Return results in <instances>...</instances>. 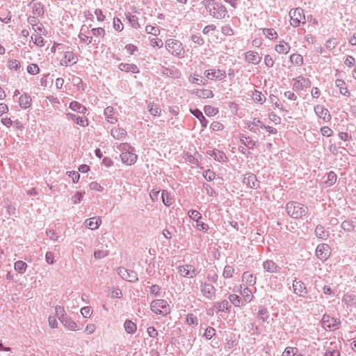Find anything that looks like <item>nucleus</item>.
Returning a JSON list of instances; mask_svg holds the SVG:
<instances>
[{
  "label": "nucleus",
  "instance_id": "f257e3e1",
  "mask_svg": "<svg viewBox=\"0 0 356 356\" xmlns=\"http://www.w3.org/2000/svg\"><path fill=\"white\" fill-rule=\"evenodd\" d=\"M286 211L291 218L300 219L307 216L308 207L302 203L291 201L286 204Z\"/></svg>",
  "mask_w": 356,
  "mask_h": 356
},
{
  "label": "nucleus",
  "instance_id": "f03ea898",
  "mask_svg": "<svg viewBox=\"0 0 356 356\" xmlns=\"http://www.w3.org/2000/svg\"><path fill=\"white\" fill-rule=\"evenodd\" d=\"M151 309L156 314L163 316L170 313V311L169 305L162 299L154 300L151 303Z\"/></svg>",
  "mask_w": 356,
  "mask_h": 356
},
{
  "label": "nucleus",
  "instance_id": "7ed1b4c3",
  "mask_svg": "<svg viewBox=\"0 0 356 356\" xmlns=\"http://www.w3.org/2000/svg\"><path fill=\"white\" fill-rule=\"evenodd\" d=\"M290 23L294 26H299L301 23L305 22V17L303 10L300 8L292 9L289 11Z\"/></svg>",
  "mask_w": 356,
  "mask_h": 356
},
{
  "label": "nucleus",
  "instance_id": "20e7f679",
  "mask_svg": "<svg viewBox=\"0 0 356 356\" xmlns=\"http://www.w3.org/2000/svg\"><path fill=\"white\" fill-rule=\"evenodd\" d=\"M322 325L327 331L338 330L341 326V321L330 315L325 314L322 318Z\"/></svg>",
  "mask_w": 356,
  "mask_h": 356
},
{
  "label": "nucleus",
  "instance_id": "39448f33",
  "mask_svg": "<svg viewBox=\"0 0 356 356\" xmlns=\"http://www.w3.org/2000/svg\"><path fill=\"white\" fill-rule=\"evenodd\" d=\"M165 48L174 56H180L184 51L181 42L174 39L166 40Z\"/></svg>",
  "mask_w": 356,
  "mask_h": 356
},
{
  "label": "nucleus",
  "instance_id": "423d86ee",
  "mask_svg": "<svg viewBox=\"0 0 356 356\" xmlns=\"http://www.w3.org/2000/svg\"><path fill=\"white\" fill-rule=\"evenodd\" d=\"M331 254L330 247L325 243L319 244L316 249V256L321 261H325Z\"/></svg>",
  "mask_w": 356,
  "mask_h": 356
},
{
  "label": "nucleus",
  "instance_id": "0eeeda50",
  "mask_svg": "<svg viewBox=\"0 0 356 356\" xmlns=\"http://www.w3.org/2000/svg\"><path fill=\"white\" fill-rule=\"evenodd\" d=\"M293 88L295 90H302L305 88L310 87L311 82L309 79L302 76H299L293 79Z\"/></svg>",
  "mask_w": 356,
  "mask_h": 356
},
{
  "label": "nucleus",
  "instance_id": "6e6552de",
  "mask_svg": "<svg viewBox=\"0 0 356 356\" xmlns=\"http://www.w3.org/2000/svg\"><path fill=\"white\" fill-rule=\"evenodd\" d=\"M78 61L77 56L71 51H67L64 53L63 57L60 59V64L63 66L72 65Z\"/></svg>",
  "mask_w": 356,
  "mask_h": 356
},
{
  "label": "nucleus",
  "instance_id": "1a4fd4ad",
  "mask_svg": "<svg viewBox=\"0 0 356 356\" xmlns=\"http://www.w3.org/2000/svg\"><path fill=\"white\" fill-rule=\"evenodd\" d=\"M225 76V72L219 69H211L205 72V76L211 80H222Z\"/></svg>",
  "mask_w": 356,
  "mask_h": 356
},
{
  "label": "nucleus",
  "instance_id": "9d476101",
  "mask_svg": "<svg viewBox=\"0 0 356 356\" xmlns=\"http://www.w3.org/2000/svg\"><path fill=\"white\" fill-rule=\"evenodd\" d=\"M243 183L250 188L257 189L259 187V181L256 175L252 173L244 175Z\"/></svg>",
  "mask_w": 356,
  "mask_h": 356
},
{
  "label": "nucleus",
  "instance_id": "9b49d317",
  "mask_svg": "<svg viewBox=\"0 0 356 356\" xmlns=\"http://www.w3.org/2000/svg\"><path fill=\"white\" fill-rule=\"evenodd\" d=\"M118 273L124 280L129 282H135L138 280L136 273L133 270L120 268Z\"/></svg>",
  "mask_w": 356,
  "mask_h": 356
},
{
  "label": "nucleus",
  "instance_id": "f8f14e48",
  "mask_svg": "<svg viewBox=\"0 0 356 356\" xmlns=\"http://www.w3.org/2000/svg\"><path fill=\"white\" fill-rule=\"evenodd\" d=\"M121 161L127 165H134L137 161V155L134 152H122Z\"/></svg>",
  "mask_w": 356,
  "mask_h": 356
},
{
  "label": "nucleus",
  "instance_id": "ddd939ff",
  "mask_svg": "<svg viewBox=\"0 0 356 356\" xmlns=\"http://www.w3.org/2000/svg\"><path fill=\"white\" fill-rule=\"evenodd\" d=\"M314 111L319 118L323 119L325 122H329L331 119V115L327 108L323 106L317 105L314 108Z\"/></svg>",
  "mask_w": 356,
  "mask_h": 356
},
{
  "label": "nucleus",
  "instance_id": "4468645a",
  "mask_svg": "<svg viewBox=\"0 0 356 356\" xmlns=\"http://www.w3.org/2000/svg\"><path fill=\"white\" fill-rule=\"evenodd\" d=\"M179 272L181 276L185 277H193L195 275V268L189 264L179 266Z\"/></svg>",
  "mask_w": 356,
  "mask_h": 356
},
{
  "label": "nucleus",
  "instance_id": "2eb2a0df",
  "mask_svg": "<svg viewBox=\"0 0 356 356\" xmlns=\"http://www.w3.org/2000/svg\"><path fill=\"white\" fill-rule=\"evenodd\" d=\"M293 287L294 293L299 296H305L307 293L305 284L300 280H294Z\"/></svg>",
  "mask_w": 356,
  "mask_h": 356
},
{
  "label": "nucleus",
  "instance_id": "dca6fc26",
  "mask_svg": "<svg viewBox=\"0 0 356 356\" xmlns=\"http://www.w3.org/2000/svg\"><path fill=\"white\" fill-rule=\"evenodd\" d=\"M245 60L250 63L258 64L261 61V58L257 52L250 51L245 54Z\"/></svg>",
  "mask_w": 356,
  "mask_h": 356
},
{
  "label": "nucleus",
  "instance_id": "f3484780",
  "mask_svg": "<svg viewBox=\"0 0 356 356\" xmlns=\"http://www.w3.org/2000/svg\"><path fill=\"white\" fill-rule=\"evenodd\" d=\"M19 104L22 108L26 109L29 108L32 104L31 96L27 94L22 95L19 98Z\"/></svg>",
  "mask_w": 356,
  "mask_h": 356
},
{
  "label": "nucleus",
  "instance_id": "a211bd4d",
  "mask_svg": "<svg viewBox=\"0 0 356 356\" xmlns=\"http://www.w3.org/2000/svg\"><path fill=\"white\" fill-rule=\"evenodd\" d=\"M336 86L339 88L340 93L346 97L350 95V91L346 87L345 81L342 79H337L335 81Z\"/></svg>",
  "mask_w": 356,
  "mask_h": 356
},
{
  "label": "nucleus",
  "instance_id": "6ab92c4d",
  "mask_svg": "<svg viewBox=\"0 0 356 356\" xmlns=\"http://www.w3.org/2000/svg\"><path fill=\"white\" fill-rule=\"evenodd\" d=\"M201 291L203 295L208 298H212L215 294V288L209 284L202 285Z\"/></svg>",
  "mask_w": 356,
  "mask_h": 356
},
{
  "label": "nucleus",
  "instance_id": "aec40b11",
  "mask_svg": "<svg viewBox=\"0 0 356 356\" xmlns=\"http://www.w3.org/2000/svg\"><path fill=\"white\" fill-rule=\"evenodd\" d=\"M61 322L64 325V326L69 330H79V326L77 323L71 318L65 317L64 319L61 320Z\"/></svg>",
  "mask_w": 356,
  "mask_h": 356
},
{
  "label": "nucleus",
  "instance_id": "412c9836",
  "mask_svg": "<svg viewBox=\"0 0 356 356\" xmlns=\"http://www.w3.org/2000/svg\"><path fill=\"white\" fill-rule=\"evenodd\" d=\"M67 116L76 121V124L81 127H86L88 125V120L85 117L76 116L72 113H67Z\"/></svg>",
  "mask_w": 356,
  "mask_h": 356
},
{
  "label": "nucleus",
  "instance_id": "4be33fe9",
  "mask_svg": "<svg viewBox=\"0 0 356 356\" xmlns=\"http://www.w3.org/2000/svg\"><path fill=\"white\" fill-rule=\"evenodd\" d=\"M264 124L261 121L257 118L252 119V121L248 122V128L251 131H256L259 127L263 128Z\"/></svg>",
  "mask_w": 356,
  "mask_h": 356
},
{
  "label": "nucleus",
  "instance_id": "5701e85b",
  "mask_svg": "<svg viewBox=\"0 0 356 356\" xmlns=\"http://www.w3.org/2000/svg\"><path fill=\"white\" fill-rule=\"evenodd\" d=\"M290 45L284 41H280V43L275 46V50L278 54H287L290 51Z\"/></svg>",
  "mask_w": 356,
  "mask_h": 356
},
{
  "label": "nucleus",
  "instance_id": "b1692460",
  "mask_svg": "<svg viewBox=\"0 0 356 356\" xmlns=\"http://www.w3.org/2000/svg\"><path fill=\"white\" fill-rule=\"evenodd\" d=\"M104 115L106 120L110 123H115L117 122V118L113 116L114 109L112 106H107L104 110Z\"/></svg>",
  "mask_w": 356,
  "mask_h": 356
},
{
  "label": "nucleus",
  "instance_id": "393cba45",
  "mask_svg": "<svg viewBox=\"0 0 356 356\" xmlns=\"http://www.w3.org/2000/svg\"><path fill=\"white\" fill-rule=\"evenodd\" d=\"M243 281L250 285H253L256 282V277L249 271L245 272L242 277Z\"/></svg>",
  "mask_w": 356,
  "mask_h": 356
},
{
  "label": "nucleus",
  "instance_id": "a878e982",
  "mask_svg": "<svg viewBox=\"0 0 356 356\" xmlns=\"http://www.w3.org/2000/svg\"><path fill=\"white\" fill-rule=\"evenodd\" d=\"M195 94L198 97L204 99L211 98L213 96V92L209 89H198Z\"/></svg>",
  "mask_w": 356,
  "mask_h": 356
},
{
  "label": "nucleus",
  "instance_id": "bb28decb",
  "mask_svg": "<svg viewBox=\"0 0 356 356\" xmlns=\"http://www.w3.org/2000/svg\"><path fill=\"white\" fill-rule=\"evenodd\" d=\"M126 131L122 128H115L111 131V135L113 138L121 140L125 138L126 136Z\"/></svg>",
  "mask_w": 356,
  "mask_h": 356
},
{
  "label": "nucleus",
  "instance_id": "cd10ccee",
  "mask_svg": "<svg viewBox=\"0 0 356 356\" xmlns=\"http://www.w3.org/2000/svg\"><path fill=\"white\" fill-rule=\"evenodd\" d=\"M264 269L270 273H276L277 271V266L272 260H267L264 263Z\"/></svg>",
  "mask_w": 356,
  "mask_h": 356
},
{
  "label": "nucleus",
  "instance_id": "c85d7f7f",
  "mask_svg": "<svg viewBox=\"0 0 356 356\" xmlns=\"http://www.w3.org/2000/svg\"><path fill=\"white\" fill-rule=\"evenodd\" d=\"M101 220L97 218H91L86 220V226L90 229H96L99 227Z\"/></svg>",
  "mask_w": 356,
  "mask_h": 356
},
{
  "label": "nucleus",
  "instance_id": "c756f323",
  "mask_svg": "<svg viewBox=\"0 0 356 356\" xmlns=\"http://www.w3.org/2000/svg\"><path fill=\"white\" fill-rule=\"evenodd\" d=\"M70 108L74 111H76L79 113H84L86 111V108L84 106L81 104L79 102L74 101L72 102L70 104Z\"/></svg>",
  "mask_w": 356,
  "mask_h": 356
},
{
  "label": "nucleus",
  "instance_id": "7c9ffc66",
  "mask_svg": "<svg viewBox=\"0 0 356 356\" xmlns=\"http://www.w3.org/2000/svg\"><path fill=\"white\" fill-rule=\"evenodd\" d=\"M252 99L254 102L263 104L266 100V97L262 93L257 90L252 92Z\"/></svg>",
  "mask_w": 356,
  "mask_h": 356
},
{
  "label": "nucleus",
  "instance_id": "2f4dec72",
  "mask_svg": "<svg viewBox=\"0 0 356 356\" xmlns=\"http://www.w3.org/2000/svg\"><path fill=\"white\" fill-rule=\"evenodd\" d=\"M120 68L121 70L125 72H131L132 73H138V69L136 65L134 64H127V63H121L120 65Z\"/></svg>",
  "mask_w": 356,
  "mask_h": 356
},
{
  "label": "nucleus",
  "instance_id": "473e14b6",
  "mask_svg": "<svg viewBox=\"0 0 356 356\" xmlns=\"http://www.w3.org/2000/svg\"><path fill=\"white\" fill-rule=\"evenodd\" d=\"M316 236L321 239H326L328 237V232L325 230L322 225H317L315 229Z\"/></svg>",
  "mask_w": 356,
  "mask_h": 356
},
{
  "label": "nucleus",
  "instance_id": "72a5a7b5",
  "mask_svg": "<svg viewBox=\"0 0 356 356\" xmlns=\"http://www.w3.org/2000/svg\"><path fill=\"white\" fill-rule=\"evenodd\" d=\"M148 111L149 113L154 116H159L161 112L159 105L155 103H150L148 105Z\"/></svg>",
  "mask_w": 356,
  "mask_h": 356
},
{
  "label": "nucleus",
  "instance_id": "f704fd0d",
  "mask_svg": "<svg viewBox=\"0 0 356 356\" xmlns=\"http://www.w3.org/2000/svg\"><path fill=\"white\" fill-rule=\"evenodd\" d=\"M291 62L296 65H302L303 64V58L300 54H293L290 57Z\"/></svg>",
  "mask_w": 356,
  "mask_h": 356
},
{
  "label": "nucleus",
  "instance_id": "c9c22d12",
  "mask_svg": "<svg viewBox=\"0 0 356 356\" xmlns=\"http://www.w3.org/2000/svg\"><path fill=\"white\" fill-rule=\"evenodd\" d=\"M241 296L243 298L244 301L249 302L252 300L253 295L250 289L245 287L241 291Z\"/></svg>",
  "mask_w": 356,
  "mask_h": 356
},
{
  "label": "nucleus",
  "instance_id": "e433bc0d",
  "mask_svg": "<svg viewBox=\"0 0 356 356\" xmlns=\"http://www.w3.org/2000/svg\"><path fill=\"white\" fill-rule=\"evenodd\" d=\"M162 201L163 204L166 206H170L172 204V197L170 195V193L166 191H163L161 194Z\"/></svg>",
  "mask_w": 356,
  "mask_h": 356
},
{
  "label": "nucleus",
  "instance_id": "4c0bfd02",
  "mask_svg": "<svg viewBox=\"0 0 356 356\" xmlns=\"http://www.w3.org/2000/svg\"><path fill=\"white\" fill-rule=\"evenodd\" d=\"M263 33L266 37L270 40L276 39L277 38V33L273 29H264Z\"/></svg>",
  "mask_w": 356,
  "mask_h": 356
},
{
  "label": "nucleus",
  "instance_id": "58836bf2",
  "mask_svg": "<svg viewBox=\"0 0 356 356\" xmlns=\"http://www.w3.org/2000/svg\"><path fill=\"white\" fill-rule=\"evenodd\" d=\"M298 353V350L296 347H286L282 353V356H295Z\"/></svg>",
  "mask_w": 356,
  "mask_h": 356
},
{
  "label": "nucleus",
  "instance_id": "ea45409f",
  "mask_svg": "<svg viewBox=\"0 0 356 356\" xmlns=\"http://www.w3.org/2000/svg\"><path fill=\"white\" fill-rule=\"evenodd\" d=\"M124 326L128 333L132 334L136 330V325L131 321H126Z\"/></svg>",
  "mask_w": 356,
  "mask_h": 356
},
{
  "label": "nucleus",
  "instance_id": "a19ab883",
  "mask_svg": "<svg viewBox=\"0 0 356 356\" xmlns=\"http://www.w3.org/2000/svg\"><path fill=\"white\" fill-rule=\"evenodd\" d=\"M337 181V175L336 174L331 171L330 172L327 173V180L325 181V184L330 186H332Z\"/></svg>",
  "mask_w": 356,
  "mask_h": 356
},
{
  "label": "nucleus",
  "instance_id": "79ce46f5",
  "mask_svg": "<svg viewBox=\"0 0 356 356\" xmlns=\"http://www.w3.org/2000/svg\"><path fill=\"white\" fill-rule=\"evenodd\" d=\"M118 148L122 152H134V148L126 143L120 144Z\"/></svg>",
  "mask_w": 356,
  "mask_h": 356
},
{
  "label": "nucleus",
  "instance_id": "37998d69",
  "mask_svg": "<svg viewBox=\"0 0 356 356\" xmlns=\"http://www.w3.org/2000/svg\"><path fill=\"white\" fill-rule=\"evenodd\" d=\"M241 141L249 148H252L254 146V142L250 137L242 136Z\"/></svg>",
  "mask_w": 356,
  "mask_h": 356
},
{
  "label": "nucleus",
  "instance_id": "c03bdc74",
  "mask_svg": "<svg viewBox=\"0 0 356 356\" xmlns=\"http://www.w3.org/2000/svg\"><path fill=\"white\" fill-rule=\"evenodd\" d=\"M145 31L148 34H152L155 36L159 35V33H160V30L157 27L152 26V25L146 26Z\"/></svg>",
  "mask_w": 356,
  "mask_h": 356
},
{
  "label": "nucleus",
  "instance_id": "a18cd8bd",
  "mask_svg": "<svg viewBox=\"0 0 356 356\" xmlns=\"http://www.w3.org/2000/svg\"><path fill=\"white\" fill-rule=\"evenodd\" d=\"M33 12L35 15H41L44 13L43 6L40 3H34Z\"/></svg>",
  "mask_w": 356,
  "mask_h": 356
},
{
  "label": "nucleus",
  "instance_id": "49530a36",
  "mask_svg": "<svg viewBox=\"0 0 356 356\" xmlns=\"http://www.w3.org/2000/svg\"><path fill=\"white\" fill-rule=\"evenodd\" d=\"M83 192H76L75 194L72 197V203L76 204L81 202L83 197Z\"/></svg>",
  "mask_w": 356,
  "mask_h": 356
},
{
  "label": "nucleus",
  "instance_id": "de8ad7c7",
  "mask_svg": "<svg viewBox=\"0 0 356 356\" xmlns=\"http://www.w3.org/2000/svg\"><path fill=\"white\" fill-rule=\"evenodd\" d=\"M31 40L33 43L38 46H43V39L41 35L33 34L31 35Z\"/></svg>",
  "mask_w": 356,
  "mask_h": 356
},
{
  "label": "nucleus",
  "instance_id": "09e8293b",
  "mask_svg": "<svg viewBox=\"0 0 356 356\" xmlns=\"http://www.w3.org/2000/svg\"><path fill=\"white\" fill-rule=\"evenodd\" d=\"M234 269L230 266H226L223 270V277L225 278H230L233 276Z\"/></svg>",
  "mask_w": 356,
  "mask_h": 356
},
{
  "label": "nucleus",
  "instance_id": "8fccbe9b",
  "mask_svg": "<svg viewBox=\"0 0 356 356\" xmlns=\"http://www.w3.org/2000/svg\"><path fill=\"white\" fill-rule=\"evenodd\" d=\"M26 264L22 261H17L15 263V269L19 273H22L26 268Z\"/></svg>",
  "mask_w": 356,
  "mask_h": 356
},
{
  "label": "nucleus",
  "instance_id": "3c124183",
  "mask_svg": "<svg viewBox=\"0 0 356 356\" xmlns=\"http://www.w3.org/2000/svg\"><path fill=\"white\" fill-rule=\"evenodd\" d=\"M108 254V250H98L95 251L94 252V257L96 259H102L106 257Z\"/></svg>",
  "mask_w": 356,
  "mask_h": 356
},
{
  "label": "nucleus",
  "instance_id": "603ef678",
  "mask_svg": "<svg viewBox=\"0 0 356 356\" xmlns=\"http://www.w3.org/2000/svg\"><path fill=\"white\" fill-rule=\"evenodd\" d=\"M204 113L208 116H213L218 113L217 108L211 106H206L204 107Z\"/></svg>",
  "mask_w": 356,
  "mask_h": 356
},
{
  "label": "nucleus",
  "instance_id": "864d4df0",
  "mask_svg": "<svg viewBox=\"0 0 356 356\" xmlns=\"http://www.w3.org/2000/svg\"><path fill=\"white\" fill-rule=\"evenodd\" d=\"M229 301L236 307L241 306V300L238 296L235 294H232L229 297Z\"/></svg>",
  "mask_w": 356,
  "mask_h": 356
},
{
  "label": "nucleus",
  "instance_id": "5fc2aeb1",
  "mask_svg": "<svg viewBox=\"0 0 356 356\" xmlns=\"http://www.w3.org/2000/svg\"><path fill=\"white\" fill-rule=\"evenodd\" d=\"M189 217L195 221H198L201 218V213L196 210H191L188 212Z\"/></svg>",
  "mask_w": 356,
  "mask_h": 356
},
{
  "label": "nucleus",
  "instance_id": "6e6d98bb",
  "mask_svg": "<svg viewBox=\"0 0 356 356\" xmlns=\"http://www.w3.org/2000/svg\"><path fill=\"white\" fill-rule=\"evenodd\" d=\"M8 66L10 70H17L20 66V63L16 59L10 60L8 61Z\"/></svg>",
  "mask_w": 356,
  "mask_h": 356
},
{
  "label": "nucleus",
  "instance_id": "4d7b16f0",
  "mask_svg": "<svg viewBox=\"0 0 356 356\" xmlns=\"http://www.w3.org/2000/svg\"><path fill=\"white\" fill-rule=\"evenodd\" d=\"M214 159L218 161H224L226 159V155L218 150L213 151Z\"/></svg>",
  "mask_w": 356,
  "mask_h": 356
},
{
  "label": "nucleus",
  "instance_id": "13d9d810",
  "mask_svg": "<svg viewBox=\"0 0 356 356\" xmlns=\"http://www.w3.org/2000/svg\"><path fill=\"white\" fill-rule=\"evenodd\" d=\"M55 311H56V314L57 316L58 317V318L60 321L65 318V309H64L63 307L57 306L55 308Z\"/></svg>",
  "mask_w": 356,
  "mask_h": 356
},
{
  "label": "nucleus",
  "instance_id": "bf43d9fd",
  "mask_svg": "<svg viewBox=\"0 0 356 356\" xmlns=\"http://www.w3.org/2000/svg\"><path fill=\"white\" fill-rule=\"evenodd\" d=\"M258 316L262 321H266L269 317L268 310L266 309H260L258 313Z\"/></svg>",
  "mask_w": 356,
  "mask_h": 356
},
{
  "label": "nucleus",
  "instance_id": "052dcab7",
  "mask_svg": "<svg viewBox=\"0 0 356 356\" xmlns=\"http://www.w3.org/2000/svg\"><path fill=\"white\" fill-rule=\"evenodd\" d=\"M150 44L152 47L161 48L163 47V43L161 39L155 38L151 40Z\"/></svg>",
  "mask_w": 356,
  "mask_h": 356
},
{
  "label": "nucleus",
  "instance_id": "680f3d73",
  "mask_svg": "<svg viewBox=\"0 0 356 356\" xmlns=\"http://www.w3.org/2000/svg\"><path fill=\"white\" fill-rule=\"evenodd\" d=\"M113 28L115 29V30L118 31H121L123 29L124 26L120 19H113Z\"/></svg>",
  "mask_w": 356,
  "mask_h": 356
},
{
  "label": "nucleus",
  "instance_id": "e2e57ef3",
  "mask_svg": "<svg viewBox=\"0 0 356 356\" xmlns=\"http://www.w3.org/2000/svg\"><path fill=\"white\" fill-rule=\"evenodd\" d=\"M27 71L31 74H37L39 73V67L36 64H31L27 67Z\"/></svg>",
  "mask_w": 356,
  "mask_h": 356
},
{
  "label": "nucleus",
  "instance_id": "0e129e2a",
  "mask_svg": "<svg viewBox=\"0 0 356 356\" xmlns=\"http://www.w3.org/2000/svg\"><path fill=\"white\" fill-rule=\"evenodd\" d=\"M186 322L188 325H197L198 321L197 318L192 314H188L186 316Z\"/></svg>",
  "mask_w": 356,
  "mask_h": 356
},
{
  "label": "nucleus",
  "instance_id": "69168bd1",
  "mask_svg": "<svg viewBox=\"0 0 356 356\" xmlns=\"http://www.w3.org/2000/svg\"><path fill=\"white\" fill-rule=\"evenodd\" d=\"M216 334V330L211 327H209L205 330L204 336L207 339H211Z\"/></svg>",
  "mask_w": 356,
  "mask_h": 356
},
{
  "label": "nucleus",
  "instance_id": "338daca9",
  "mask_svg": "<svg viewBox=\"0 0 356 356\" xmlns=\"http://www.w3.org/2000/svg\"><path fill=\"white\" fill-rule=\"evenodd\" d=\"M90 188L95 191L101 192L103 191V187L97 181H92L90 184Z\"/></svg>",
  "mask_w": 356,
  "mask_h": 356
},
{
  "label": "nucleus",
  "instance_id": "774afa93",
  "mask_svg": "<svg viewBox=\"0 0 356 356\" xmlns=\"http://www.w3.org/2000/svg\"><path fill=\"white\" fill-rule=\"evenodd\" d=\"M321 134L323 136H325V137H330L333 134V131L332 130L328 127H323L321 129Z\"/></svg>",
  "mask_w": 356,
  "mask_h": 356
}]
</instances>
